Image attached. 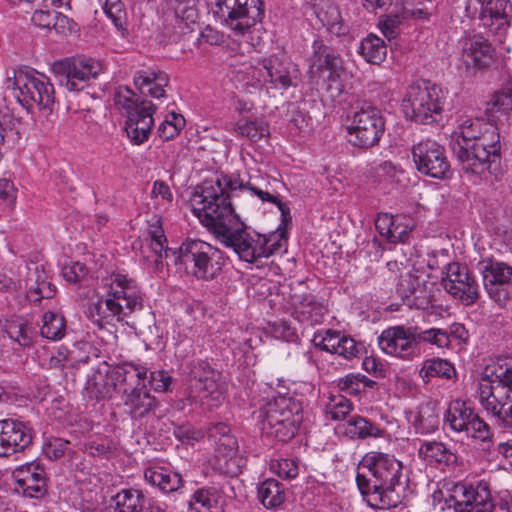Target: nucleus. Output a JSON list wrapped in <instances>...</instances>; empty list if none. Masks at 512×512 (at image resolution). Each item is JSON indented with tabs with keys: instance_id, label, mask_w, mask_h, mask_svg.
Here are the masks:
<instances>
[{
	"instance_id": "obj_23",
	"label": "nucleus",
	"mask_w": 512,
	"mask_h": 512,
	"mask_svg": "<svg viewBox=\"0 0 512 512\" xmlns=\"http://www.w3.org/2000/svg\"><path fill=\"white\" fill-rule=\"evenodd\" d=\"M108 373V377L112 382L113 389L123 396L132 389L146 387L148 370L146 367L135 364L133 362L116 363Z\"/></svg>"
},
{
	"instance_id": "obj_54",
	"label": "nucleus",
	"mask_w": 512,
	"mask_h": 512,
	"mask_svg": "<svg viewBox=\"0 0 512 512\" xmlns=\"http://www.w3.org/2000/svg\"><path fill=\"white\" fill-rule=\"evenodd\" d=\"M297 312L310 322H319L325 313L323 305L311 297H304L297 306Z\"/></svg>"
},
{
	"instance_id": "obj_62",
	"label": "nucleus",
	"mask_w": 512,
	"mask_h": 512,
	"mask_svg": "<svg viewBox=\"0 0 512 512\" xmlns=\"http://www.w3.org/2000/svg\"><path fill=\"white\" fill-rule=\"evenodd\" d=\"M88 269L85 264L74 262L62 268V275L68 282L77 283L86 276Z\"/></svg>"
},
{
	"instance_id": "obj_29",
	"label": "nucleus",
	"mask_w": 512,
	"mask_h": 512,
	"mask_svg": "<svg viewBox=\"0 0 512 512\" xmlns=\"http://www.w3.org/2000/svg\"><path fill=\"white\" fill-rule=\"evenodd\" d=\"M512 7L509 0H489L481 9V24L493 33L509 26Z\"/></svg>"
},
{
	"instance_id": "obj_38",
	"label": "nucleus",
	"mask_w": 512,
	"mask_h": 512,
	"mask_svg": "<svg viewBox=\"0 0 512 512\" xmlns=\"http://www.w3.org/2000/svg\"><path fill=\"white\" fill-rule=\"evenodd\" d=\"M258 499L267 509H275L285 500V488L275 479H267L258 487Z\"/></svg>"
},
{
	"instance_id": "obj_25",
	"label": "nucleus",
	"mask_w": 512,
	"mask_h": 512,
	"mask_svg": "<svg viewBox=\"0 0 512 512\" xmlns=\"http://www.w3.org/2000/svg\"><path fill=\"white\" fill-rule=\"evenodd\" d=\"M14 477L18 487L29 497L39 498L47 491L45 470L36 462L24 464L16 469Z\"/></svg>"
},
{
	"instance_id": "obj_11",
	"label": "nucleus",
	"mask_w": 512,
	"mask_h": 512,
	"mask_svg": "<svg viewBox=\"0 0 512 512\" xmlns=\"http://www.w3.org/2000/svg\"><path fill=\"white\" fill-rule=\"evenodd\" d=\"M60 86L68 91L79 92L90 85V81L98 78L103 73V64L90 57H69L55 61L52 64Z\"/></svg>"
},
{
	"instance_id": "obj_48",
	"label": "nucleus",
	"mask_w": 512,
	"mask_h": 512,
	"mask_svg": "<svg viewBox=\"0 0 512 512\" xmlns=\"http://www.w3.org/2000/svg\"><path fill=\"white\" fill-rule=\"evenodd\" d=\"M238 191L245 193V194L256 195L257 197L260 198V200L262 202L267 201V202H271V203L275 204L281 212L283 224L286 225L287 223L291 222L292 217L290 214V208L287 206V204L283 203L277 196H274V195L270 194L269 192L261 190L257 187H253L250 185V183H244V182H243V187L238 188Z\"/></svg>"
},
{
	"instance_id": "obj_2",
	"label": "nucleus",
	"mask_w": 512,
	"mask_h": 512,
	"mask_svg": "<svg viewBox=\"0 0 512 512\" xmlns=\"http://www.w3.org/2000/svg\"><path fill=\"white\" fill-rule=\"evenodd\" d=\"M148 235L150 237V248L155 253L157 260L163 254L169 257L171 253L175 256V264L183 265L186 272L200 280H212L220 274L224 265L222 252L199 239H189L181 244L176 251L167 248V238L164 234L161 218L154 216L149 223Z\"/></svg>"
},
{
	"instance_id": "obj_39",
	"label": "nucleus",
	"mask_w": 512,
	"mask_h": 512,
	"mask_svg": "<svg viewBox=\"0 0 512 512\" xmlns=\"http://www.w3.org/2000/svg\"><path fill=\"white\" fill-rule=\"evenodd\" d=\"M419 375L425 383H428L430 379L434 377L452 379L456 376V370L453 364L448 360L430 358L423 362Z\"/></svg>"
},
{
	"instance_id": "obj_32",
	"label": "nucleus",
	"mask_w": 512,
	"mask_h": 512,
	"mask_svg": "<svg viewBox=\"0 0 512 512\" xmlns=\"http://www.w3.org/2000/svg\"><path fill=\"white\" fill-rule=\"evenodd\" d=\"M169 83L168 75L163 71L151 69L137 71L134 75V84L141 93H147L154 98L165 95L164 88Z\"/></svg>"
},
{
	"instance_id": "obj_34",
	"label": "nucleus",
	"mask_w": 512,
	"mask_h": 512,
	"mask_svg": "<svg viewBox=\"0 0 512 512\" xmlns=\"http://www.w3.org/2000/svg\"><path fill=\"white\" fill-rule=\"evenodd\" d=\"M144 478L149 484L159 488L165 493L176 491L183 486V480L180 474L163 467L146 469Z\"/></svg>"
},
{
	"instance_id": "obj_64",
	"label": "nucleus",
	"mask_w": 512,
	"mask_h": 512,
	"mask_svg": "<svg viewBox=\"0 0 512 512\" xmlns=\"http://www.w3.org/2000/svg\"><path fill=\"white\" fill-rule=\"evenodd\" d=\"M55 12L50 10H36L32 16V22L46 29H51Z\"/></svg>"
},
{
	"instance_id": "obj_60",
	"label": "nucleus",
	"mask_w": 512,
	"mask_h": 512,
	"mask_svg": "<svg viewBox=\"0 0 512 512\" xmlns=\"http://www.w3.org/2000/svg\"><path fill=\"white\" fill-rule=\"evenodd\" d=\"M360 350L361 346L358 345L353 338L343 335L337 350H335V354H338L345 359H351L353 357H357Z\"/></svg>"
},
{
	"instance_id": "obj_46",
	"label": "nucleus",
	"mask_w": 512,
	"mask_h": 512,
	"mask_svg": "<svg viewBox=\"0 0 512 512\" xmlns=\"http://www.w3.org/2000/svg\"><path fill=\"white\" fill-rule=\"evenodd\" d=\"M142 101L137 94L127 86L119 87L114 94L115 105L128 118L138 112L142 107Z\"/></svg>"
},
{
	"instance_id": "obj_31",
	"label": "nucleus",
	"mask_w": 512,
	"mask_h": 512,
	"mask_svg": "<svg viewBox=\"0 0 512 512\" xmlns=\"http://www.w3.org/2000/svg\"><path fill=\"white\" fill-rule=\"evenodd\" d=\"M512 113V81H505L501 88L496 90L486 104L487 117L495 121L501 118L509 119Z\"/></svg>"
},
{
	"instance_id": "obj_5",
	"label": "nucleus",
	"mask_w": 512,
	"mask_h": 512,
	"mask_svg": "<svg viewBox=\"0 0 512 512\" xmlns=\"http://www.w3.org/2000/svg\"><path fill=\"white\" fill-rule=\"evenodd\" d=\"M478 396L488 414L505 428H512V360L486 367Z\"/></svg>"
},
{
	"instance_id": "obj_13",
	"label": "nucleus",
	"mask_w": 512,
	"mask_h": 512,
	"mask_svg": "<svg viewBox=\"0 0 512 512\" xmlns=\"http://www.w3.org/2000/svg\"><path fill=\"white\" fill-rule=\"evenodd\" d=\"M446 503L455 512H493L495 508L490 487L486 482H479L477 485L454 484Z\"/></svg>"
},
{
	"instance_id": "obj_26",
	"label": "nucleus",
	"mask_w": 512,
	"mask_h": 512,
	"mask_svg": "<svg viewBox=\"0 0 512 512\" xmlns=\"http://www.w3.org/2000/svg\"><path fill=\"white\" fill-rule=\"evenodd\" d=\"M26 286L27 298L33 304H39L44 299H52L57 292L56 286L51 282L42 264L28 267Z\"/></svg>"
},
{
	"instance_id": "obj_52",
	"label": "nucleus",
	"mask_w": 512,
	"mask_h": 512,
	"mask_svg": "<svg viewBox=\"0 0 512 512\" xmlns=\"http://www.w3.org/2000/svg\"><path fill=\"white\" fill-rule=\"evenodd\" d=\"M351 410V402L342 395L331 397L325 407L326 415L334 421L344 420Z\"/></svg>"
},
{
	"instance_id": "obj_40",
	"label": "nucleus",
	"mask_w": 512,
	"mask_h": 512,
	"mask_svg": "<svg viewBox=\"0 0 512 512\" xmlns=\"http://www.w3.org/2000/svg\"><path fill=\"white\" fill-rule=\"evenodd\" d=\"M167 7L172 10L179 28H189L198 18L195 0H167Z\"/></svg>"
},
{
	"instance_id": "obj_33",
	"label": "nucleus",
	"mask_w": 512,
	"mask_h": 512,
	"mask_svg": "<svg viewBox=\"0 0 512 512\" xmlns=\"http://www.w3.org/2000/svg\"><path fill=\"white\" fill-rule=\"evenodd\" d=\"M310 68L317 71L328 70L329 73L333 71H342V58L329 46H326L322 41H314L313 55L310 58Z\"/></svg>"
},
{
	"instance_id": "obj_35",
	"label": "nucleus",
	"mask_w": 512,
	"mask_h": 512,
	"mask_svg": "<svg viewBox=\"0 0 512 512\" xmlns=\"http://www.w3.org/2000/svg\"><path fill=\"white\" fill-rule=\"evenodd\" d=\"M315 13L321 24L327 31L334 35L345 34L346 30L342 23V17L338 7L329 2L323 1L315 6Z\"/></svg>"
},
{
	"instance_id": "obj_27",
	"label": "nucleus",
	"mask_w": 512,
	"mask_h": 512,
	"mask_svg": "<svg viewBox=\"0 0 512 512\" xmlns=\"http://www.w3.org/2000/svg\"><path fill=\"white\" fill-rule=\"evenodd\" d=\"M302 404L288 395H278L268 401L261 410L262 422H276L284 419L302 418Z\"/></svg>"
},
{
	"instance_id": "obj_41",
	"label": "nucleus",
	"mask_w": 512,
	"mask_h": 512,
	"mask_svg": "<svg viewBox=\"0 0 512 512\" xmlns=\"http://www.w3.org/2000/svg\"><path fill=\"white\" fill-rule=\"evenodd\" d=\"M359 53L368 63L380 65L386 59L387 47L380 37L369 34L361 41Z\"/></svg>"
},
{
	"instance_id": "obj_30",
	"label": "nucleus",
	"mask_w": 512,
	"mask_h": 512,
	"mask_svg": "<svg viewBox=\"0 0 512 512\" xmlns=\"http://www.w3.org/2000/svg\"><path fill=\"white\" fill-rule=\"evenodd\" d=\"M132 389L123 396V403L127 413L135 421H140L154 412L157 401L146 389Z\"/></svg>"
},
{
	"instance_id": "obj_61",
	"label": "nucleus",
	"mask_w": 512,
	"mask_h": 512,
	"mask_svg": "<svg viewBox=\"0 0 512 512\" xmlns=\"http://www.w3.org/2000/svg\"><path fill=\"white\" fill-rule=\"evenodd\" d=\"M340 72L341 71L330 72L324 80L325 90L332 99L340 97L345 90V86L340 79Z\"/></svg>"
},
{
	"instance_id": "obj_3",
	"label": "nucleus",
	"mask_w": 512,
	"mask_h": 512,
	"mask_svg": "<svg viewBox=\"0 0 512 512\" xmlns=\"http://www.w3.org/2000/svg\"><path fill=\"white\" fill-rule=\"evenodd\" d=\"M105 298L91 302L87 308L88 318L100 329L113 325L134 312L141 311L143 299L136 282L123 274H113L106 279Z\"/></svg>"
},
{
	"instance_id": "obj_22",
	"label": "nucleus",
	"mask_w": 512,
	"mask_h": 512,
	"mask_svg": "<svg viewBox=\"0 0 512 512\" xmlns=\"http://www.w3.org/2000/svg\"><path fill=\"white\" fill-rule=\"evenodd\" d=\"M32 442L31 429L15 419L0 421V457L23 451Z\"/></svg>"
},
{
	"instance_id": "obj_9",
	"label": "nucleus",
	"mask_w": 512,
	"mask_h": 512,
	"mask_svg": "<svg viewBox=\"0 0 512 512\" xmlns=\"http://www.w3.org/2000/svg\"><path fill=\"white\" fill-rule=\"evenodd\" d=\"M192 384L190 400L203 411H212L222 405L225 400V383L221 373L213 369L209 363L200 361L191 371Z\"/></svg>"
},
{
	"instance_id": "obj_21",
	"label": "nucleus",
	"mask_w": 512,
	"mask_h": 512,
	"mask_svg": "<svg viewBox=\"0 0 512 512\" xmlns=\"http://www.w3.org/2000/svg\"><path fill=\"white\" fill-rule=\"evenodd\" d=\"M462 56L468 70L486 71L495 62L496 51L488 39L476 34L465 39Z\"/></svg>"
},
{
	"instance_id": "obj_10",
	"label": "nucleus",
	"mask_w": 512,
	"mask_h": 512,
	"mask_svg": "<svg viewBox=\"0 0 512 512\" xmlns=\"http://www.w3.org/2000/svg\"><path fill=\"white\" fill-rule=\"evenodd\" d=\"M288 224L284 225L281 221L277 231L269 235L258 234L257 239L246 231L243 224L226 247L232 248L240 259L249 263H254L259 258H268L282 247Z\"/></svg>"
},
{
	"instance_id": "obj_45",
	"label": "nucleus",
	"mask_w": 512,
	"mask_h": 512,
	"mask_svg": "<svg viewBox=\"0 0 512 512\" xmlns=\"http://www.w3.org/2000/svg\"><path fill=\"white\" fill-rule=\"evenodd\" d=\"M419 457L429 463H445L448 464L454 460V455L442 442L425 441L421 444Z\"/></svg>"
},
{
	"instance_id": "obj_51",
	"label": "nucleus",
	"mask_w": 512,
	"mask_h": 512,
	"mask_svg": "<svg viewBox=\"0 0 512 512\" xmlns=\"http://www.w3.org/2000/svg\"><path fill=\"white\" fill-rule=\"evenodd\" d=\"M416 340L417 347H419L420 342L435 345L438 348L450 347V340L448 339L446 330L441 328L420 330L418 327H416Z\"/></svg>"
},
{
	"instance_id": "obj_19",
	"label": "nucleus",
	"mask_w": 512,
	"mask_h": 512,
	"mask_svg": "<svg viewBox=\"0 0 512 512\" xmlns=\"http://www.w3.org/2000/svg\"><path fill=\"white\" fill-rule=\"evenodd\" d=\"M445 274L443 286L454 298L460 299L465 305H471L478 299V284L471 277L467 266L458 262L449 263Z\"/></svg>"
},
{
	"instance_id": "obj_17",
	"label": "nucleus",
	"mask_w": 512,
	"mask_h": 512,
	"mask_svg": "<svg viewBox=\"0 0 512 512\" xmlns=\"http://www.w3.org/2000/svg\"><path fill=\"white\" fill-rule=\"evenodd\" d=\"M479 265L483 284L490 298L504 306L511 296L512 267L492 259L483 260Z\"/></svg>"
},
{
	"instance_id": "obj_47",
	"label": "nucleus",
	"mask_w": 512,
	"mask_h": 512,
	"mask_svg": "<svg viewBox=\"0 0 512 512\" xmlns=\"http://www.w3.org/2000/svg\"><path fill=\"white\" fill-rule=\"evenodd\" d=\"M43 324L40 333L43 337L50 340H59L65 334V318L55 312H47L43 315Z\"/></svg>"
},
{
	"instance_id": "obj_20",
	"label": "nucleus",
	"mask_w": 512,
	"mask_h": 512,
	"mask_svg": "<svg viewBox=\"0 0 512 512\" xmlns=\"http://www.w3.org/2000/svg\"><path fill=\"white\" fill-rule=\"evenodd\" d=\"M267 74V81L274 89L286 90L296 87L300 76L297 65L285 55L273 54L259 60Z\"/></svg>"
},
{
	"instance_id": "obj_36",
	"label": "nucleus",
	"mask_w": 512,
	"mask_h": 512,
	"mask_svg": "<svg viewBox=\"0 0 512 512\" xmlns=\"http://www.w3.org/2000/svg\"><path fill=\"white\" fill-rule=\"evenodd\" d=\"M219 499L220 493L215 488L198 489L188 503L187 512H218Z\"/></svg>"
},
{
	"instance_id": "obj_12",
	"label": "nucleus",
	"mask_w": 512,
	"mask_h": 512,
	"mask_svg": "<svg viewBox=\"0 0 512 512\" xmlns=\"http://www.w3.org/2000/svg\"><path fill=\"white\" fill-rule=\"evenodd\" d=\"M347 130L353 146L369 148L378 144L385 130V121L376 106L363 102L356 107L352 123Z\"/></svg>"
},
{
	"instance_id": "obj_8",
	"label": "nucleus",
	"mask_w": 512,
	"mask_h": 512,
	"mask_svg": "<svg viewBox=\"0 0 512 512\" xmlns=\"http://www.w3.org/2000/svg\"><path fill=\"white\" fill-rule=\"evenodd\" d=\"M8 87H12L14 96L26 109L37 106L52 111L55 102L54 86L34 69L23 67L15 70L13 78H8Z\"/></svg>"
},
{
	"instance_id": "obj_58",
	"label": "nucleus",
	"mask_w": 512,
	"mask_h": 512,
	"mask_svg": "<svg viewBox=\"0 0 512 512\" xmlns=\"http://www.w3.org/2000/svg\"><path fill=\"white\" fill-rule=\"evenodd\" d=\"M243 77L245 85L247 87H253L255 89H262L267 81V74L263 68L257 63V66H249Z\"/></svg>"
},
{
	"instance_id": "obj_1",
	"label": "nucleus",
	"mask_w": 512,
	"mask_h": 512,
	"mask_svg": "<svg viewBox=\"0 0 512 512\" xmlns=\"http://www.w3.org/2000/svg\"><path fill=\"white\" fill-rule=\"evenodd\" d=\"M242 187L243 181L239 178L220 175L204 180L193 195V213L224 246L244 224L230 202Z\"/></svg>"
},
{
	"instance_id": "obj_50",
	"label": "nucleus",
	"mask_w": 512,
	"mask_h": 512,
	"mask_svg": "<svg viewBox=\"0 0 512 512\" xmlns=\"http://www.w3.org/2000/svg\"><path fill=\"white\" fill-rule=\"evenodd\" d=\"M142 105L143 106L140 107V110L129 116L127 120L133 118L134 124H138L141 132L143 133L141 139H148L154 124L153 114L156 111V107L148 100H143Z\"/></svg>"
},
{
	"instance_id": "obj_59",
	"label": "nucleus",
	"mask_w": 512,
	"mask_h": 512,
	"mask_svg": "<svg viewBox=\"0 0 512 512\" xmlns=\"http://www.w3.org/2000/svg\"><path fill=\"white\" fill-rule=\"evenodd\" d=\"M69 447V441L62 438L50 439L43 447V453L50 460H57L64 456Z\"/></svg>"
},
{
	"instance_id": "obj_14",
	"label": "nucleus",
	"mask_w": 512,
	"mask_h": 512,
	"mask_svg": "<svg viewBox=\"0 0 512 512\" xmlns=\"http://www.w3.org/2000/svg\"><path fill=\"white\" fill-rule=\"evenodd\" d=\"M220 17L235 32L244 34L264 15L261 0H219L217 2Z\"/></svg>"
},
{
	"instance_id": "obj_24",
	"label": "nucleus",
	"mask_w": 512,
	"mask_h": 512,
	"mask_svg": "<svg viewBox=\"0 0 512 512\" xmlns=\"http://www.w3.org/2000/svg\"><path fill=\"white\" fill-rule=\"evenodd\" d=\"M396 292L409 307L425 309L431 303V294L415 271L401 272Z\"/></svg>"
},
{
	"instance_id": "obj_4",
	"label": "nucleus",
	"mask_w": 512,
	"mask_h": 512,
	"mask_svg": "<svg viewBox=\"0 0 512 512\" xmlns=\"http://www.w3.org/2000/svg\"><path fill=\"white\" fill-rule=\"evenodd\" d=\"M368 473L358 472L357 487L366 503L375 509L389 508V494L394 491L402 475V464L394 456L371 452L363 460Z\"/></svg>"
},
{
	"instance_id": "obj_28",
	"label": "nucleus",
	"mask_w": 512,
	"mask_h": 512,
	"mask_svg": "<svg viewBox=\"0 0 512 512\" xmlns=\"http://www.w3.org/2000/svg\"><path fill=\"white\" fill-rule=\"evenodd\" d=\"M375 227L390 243H404L412 231L411 220L404 216L388 213L378 214Z\"/></svg>"
},
{
	"instance_id": "obj_53",
	"label": "nucleus",
	"mask_w": 512,
	"mask_h": 512,
	"mask_svg": "<svg viewBox=\"0 0 512 512\" xmlns=\"http://www.w3.org/2000/svg\"><path fill=\"white\" fill-rule=\"evenodd\" d=\"M105 14L112 20L115 27L124 34L126 29V11L121 0H106Z\"/></svg>"
},
{
	"instance_id": "obj_6",
	"label": "nucleus",
	"mask_w": 512,
	"mask_h": 512,
	"mask_svg": "<svg viewBox=\"0 0 512 512\" xmlns=\"http://www.w3.org/2000/svg\"><path fill=\"white\" fill-rule=\"evenodd\" d=\"M476 142L457 141L453 153L466 175L483 178L488 173L497 176L501 164V142L498 126L491 128Z\"/></svg>"
},
{
	"instance_id": "obj_16",
	"label": "nucleus",
	"mask_w": 512,
	"mask_h": 512,
	"mask_svg": "<svg viewBox=\"0 0 512 512\" xmlns=\"http://www.w3.org/2000/svg\"><path fill=\"white\" fill-rule=\"evenodd\" d=\"M413 160L417 170L432 178L443 179L450 171V163L443 146L427 139L414 145Z\"/></svg>"
},
{
	"instance_id": "obj_37",
	"label": "nucleus",
	"mask_w": 512,
	"mask_h": 512,
	"mask_svg": "<svg viewBox=\"0 0 512 512\" xmlns=\"http://www.w3.org/2000/svg\"><path fill=\"white\" fill-rule=\"evenodd\" d=\"M238 136L248 139L251 142H258L270 135L268 123L261 118L240 119L234 127Z\"/></svg>"
},
{
	"instance_id": "obj_56",
	"label": "nucleus",
	"mask_w": 512,
	"mask_h": 512,
	"mask_svg": "<svg viewBox=\"0 0 512 512\" xmlns=\"http://www.w3.org/2000/svg\"><path fill=\"white\" fill-rule=\"evenodd\" d=\"M6 333L10 339L22 347H26L31 344V336L29 334L28 326L22 322H11L6 328Z\"/></svg>"
},
{
	"instance_id": "obj_15",
	"label": "nucleus",
	"mask_w": 512,
	"mask_h": 512,
	"mask_svg": "<svg viewBox=\"0 0 512 512\" xmlns=\"http://www.w3.org/2000/svg\"><path fill=\"white\" fill-rule=\"evenodd\" d=\"M445 421L454 431L465 432L467 436L487 443L488 448L493 444L490 426L461 400L450 403Z\"/></svg>"
},
{
	"instance_id": "obj_7",
	"label": "nucleus",
	"mask_w": 512,
	"mask_h": 512,
	"mask_svg": "<svg viewBox=\"0 0 512 512\" xmlns=\"http://www.w3.org/2000/svg\"><path fill=\"white\" fill-rule=\"evenodd\" d=\"M444 100L441 87L427 81H416L407 87L402 108L410 120L419 124H432L441 120Z\"/></svg>"
},
{
	"instance_id": "obj_55",
	"label": "nucleus",
	"mask_w": 512,
	"mask_h": 512,
	"mask_svg": "<svg viewBox=\"0 0 512 512\" xmlns=\"http://www.w3.org/2000/svg\"><path fill=\"white\" fill-rule=\"evenodd\" d=\"M173 119L163 121L158 128V135L163 140H170L177 136L185 124L184 117L172 114Z\"/></svg>"
},
{
	"instance_id": "obj_42",
	"label": "nucleus",
	"mask_w": 512,
	"mask_h": 512,
	"mask_svg": "<svg viewBox=\"0 0 512 512\" xmlns=\"http://www.w3.org/2000/svg\"><path fill=\"white\" fill-rule=\"evenodd\" d=\"M498 124L490 119L487 120L483 118H474L465 120L460 127V134L462 137L461 144H465L467 142H476L483 135H486L491 128H496Z\"/></svg>"
},
{
	"instance_id": "obj_63",
	"label": "nucleus",
	"mask_w": 512,
	"mask_h": 512,
	"mask_svg": "<svg viewBox=\"0 0 512 512\" xmlns=\"http://www.w3.org/2000/svg\"><path fill=\"white\" fill-rule=\"evenodd\" d=\"M216 443L217 451L223 454L225 458H232L237 452L238 443L236 438L232 435L218 438Z\"/></svg>"
},
{
	"instance_id": "obj_18",
	"label": "nucleus",
	"mask_w": 512,
	"mask_h": 512,
	"mask_svg": "<svg viewBox=\"0 0 512 512\" xmlns=\"http://www.w3.org/2000/svg\"><path fill=\"white\" fill-rule=\"evenodd\" d=\"M378 345L384 353L403 360H412L420 354L416 327H389L378 337Z\"/></svg>"
},
{
	"instance_id": "obj_57",
	"label": "nucleus",
	"mask_w": 512,
	"mask_h": 512,
	"mask_svg": "<svg viewBox=\"0 0 512 512\" xmlns=\"http://www.w3.org/2000/svg\"><path fill=\"white\" fill-rule=\"evenodd\" d=\"M403 16L399 13L386 15L380 22L379 28L383 35L390 41L395 39L400 33V25Z\"/></svg>"
},
{
	"instance_id": "obj_43",
	"label": "nucleus",
	"mask_w": 512,
	"mask_h": 512,
	"mask_svg": "<svg viewBox=\"0 0 512 512\" xmlns=\"http://www.w3.org/2000/svg\"><path fill=\"white\" fill-rule=\"evenodd\" d=\"M116 512H141L145 496L141 490L122 489L114 496Z\"/></svg>"
},
{
	"instance_id": "obj_44",
	"label": "nucleus",
	"mask_w": 512,
	"mask_h": 512,
	"mask_svg": "<svg viewBox=\"0 0 512 512\" xmlns=\"http://www.w3.org/2000/svg\"><path fill=\"white\" fill-rule=\"evenodd\" d=\"M302 418L295 420L284 419L276 422H262L263 431L277 441L286 442L292 439L297 431Z\"/></svg>"
},
{
	"instance_id": "obj_49",
	"label": "nucleus",
	"mask_w": 512,
	"mask_h": 512,
	"mask_svg": "<svg viewBox=\"0 0 512 512\" xmlns=\"http://www.w3.org/2000/svg\"><path fill=\"white\" fill-rule=\"evenodd\" d=\"M348 433L351 437L365 439L368 437H381L385 431L367 419L357 416L348 422Z\"/></svg>"
}]
</instances>
